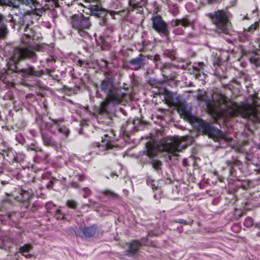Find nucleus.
<instances>
[{"label": "nucleus", "mask_w": 260, "mask_h": 260, "mask_svg": "<svg viewBox=\"0 0 260 260\" xmlns=\"http://www.w3.org/2000/svg\"><path fill=\"white\" fill-rule=\"evenodd\" d=\"M179 223H184V222H183V221L182 220H180Z\"/></svg>", "instance_id": "nucleus-37"}, {"label": "nucleus", "mask_w": 260, "mask_h": 260, "mask_svg": "<svg viewBox=\"0 0 260 260\" xmlns=\"http://www.w3.org/2000/svg\"><path fill=\"white\" fill-rule=\"evenodd\" d=\"M105 149H111L112 148V144L111 141V138L107 134L104 135V137H102V144H100Z\"/></svg>", "instance_id": "nucleus-15"}, {"label": "nucleus", "mask_w": 260, "mask_h": 260, "mask_svg": "<svg viewBox=\"0 0 260 260\" xmlns=\"http://www.w3.org/2000/svg\"><path fill=\"white\" fill-rule=\"evenodd\" d=\"M259 228L260 229V226H259Z\"/></svg>", "instance_id": "nucleus-40"}, {"label": "nucleus", "mask_w": 260, "mask_h": 260, "mask_svg": "<svg viewBox=\"0 0 260 260\" xmlns=\"http://www.w3.org/2000/svg\"><path fill=\"white\" fill-rule=\"evenodd\" d=\"M57 216V218H61V217H60L58 215H56Z\"/></svg>", "instance_id": "nucleus-38"}, {"label": "nucleus", "mask_w": 260, "mask_h": 260, "mask_svg": "<svg viewBox=\"0 0 260 260\" xmlns=\"http://www.w3.org/2000/svg\"><path fill=\"white\" fill-rule=\"evenodd\" d=\"M141 247V244L138 241H134L132 242L129 248L127 250V254L129 255L132 256L136 254Z\"/></svg>", "instance_id": "nucleus-12"}, {"label": "nucleus", "mask_w": 260, "mask_h": 260, "mask_svg": "<svg viewBox=\"0 0 260 260\" xmlns=\"http://www.w3.org/2000/svg\"><path fill=\"white\" fill-rule=\"evenodd\" d=\"M203 2L208 4H212L217 2L218 0H203Z\"/></svg>", "instance_id": "nucleus-28"}, {"label": "nucleus", "mask_w": 260, "mask_h": 260, "mask_svg": "<svg viewBox=\"0 0 260 260\" xmlns=\"http://www.w3.org/2000/svg\"><path fill=\"white\" fill-rule=\"evenodd\" d=\"M180 117L183 118L189 121L197 120L198 126L200 129L202 130L205 133L208 134L211 137H214L219 139L218 141L223 140L225 142H229L232 139L228 137L222 131L215 128L210 125L209 123L206 122L202 119H197L195 117L191 115L189 110H185L183 107V104L180 101Z\"/></svg>", "instance_id": "nucleus-1"}, {"label": "nucleus", "mask_w": 260, "mask_h": 260, "mask_svg": "<svg viewBox=\"0 0 260 260\" xmlns=\"http://www.w3.org/2000/svg\"><path fill=\"white\" fill-rule=\"evenodd\" d=\"M36 74V72L34 71V68L29 67L23 71V75L24 76H27L28 75H34Z\"/></svg>", "instance_id": "nucleus-17"}, {"label": "nucleus", "mask_w": 260, "mask_h": 260, "mask_svg": "<svg viewBox=\"0 0 260 260\" xmlns=\"http://www.w3.org/2000/svg\"><path fill=\"white\" fill-rule=\"evenodd\" d=\"M244 226L246 228H250L253 224V220L251 217H247L244 223Z\"/></svg>", "instance_id": "nucleus-19"}, {"label": "nucleus", "mask_w": 260, "mask_h": 260, "mask_svg": "<svg viewBox=\"0 0 260 260\" xmlns=\"http://www.w3.org/2000/svg\"><path fill=\"white\" fill-rule=\"evenodd\" d=\"M67 206L72 208H75L77 206L76 202L74 200H69L67 203Z\"/></svg>", "instance_id": "nucleus-21"}, {"label": "nucleus", "mask_w": 260, "mask_h": 260, "mask_svg": "<svg viewBox=\"0 0 260 260\" xmlns=\"http://www.w3.org/2000/svg\"><path fill=\"white\" fill-rule=\"evenodd\" d=\"M98 0H88L85 2V5L83 6L89 10L91 14L100 16L102 15V9L98 5Z\"/></svg>", "instance_id": "nucleus-10"}, {"label": "nucleus", "mask_w": 260, "mask_h": 260, "mask_svg": "<svg viewBox=\"0 0 260 260\" xmlns=\"http://www.w3.org/2000/svg\"><path fill=\"white\" fill-rule=\"evenodd\" d=\"M32 248V246L30 244H25L23 246L21 247L19 250L21 252H26L30 251Z\"/></svg>", "instance_id": "nucleus-20"}, {"label": "nucleus", "mask_w": 260, "mask_h": 260, "mask_svg": "<svg viewBox=\"0 0 260 260\" xmlns=\"http://www.w3.org/2000/svg\"><path fill=\"white\" fill-rule=\"evenodd\" d=\"M152 165L155 169H158L161 165V163L160 161L155 160L153 161Z\"/></svg>", "instance_id": "nucleus-24"}, {"label": "nucleus", "mask_w": 260, "mask_h": 260, "mask_svg": "<svg viewBox=\"0 0 260 260\" xmlns=\"http://www.w3.org/2000/svg\"><path fill=\"white\" fill-rule=\"evenodd\" d=\"M183 165L185 167L187 166V159H183Z\"/></svg>", "instance_id": "nucleus-33"}, {"label": "nucleus", "mask_w": 260, "mask_h": 260, "mask_svg": "<svg viewBox=\"0 0 260 260\" xmlns=\"http://www.w3.org/2000/svg\"><path fill=\"white\" fill-rule=\"evenodd\" d=\"M71 23L73 27L77 30L82 37L88 36L86 30L89 28L91 23L87 18L82 15H74L71 18Z\"/></svg>", "instance_id": "nucleus-6"}, {"label": "nucleus", "mask_w": 260, "mask_h": 260, "mask_svg": "<svg viewBox=\"0 0 260 260\" xmlns=\"http://www.w3.org/2000/svg\"><path fill=\"white\" fill-rule=\"evenodd\" d=\"M250 60L252 63H256L257 61V59L255 57H251L250 58Z\"/></svg>", "instance_id": "nucleus-30"}, {"label": "nucleus", "mask_w": 260, "mask_h": 260, "mask_svg": "<svg viewBox=\"0 0 260 260\" xmlns=\"http://www.w3.org/2000/svg\"><path fill=\"white\" fill-rule=\"evenodd\" d=\"M104 193L106 196L111 197V198H116L117 195L114 192L109 191L106 190L104 192Z\"/></svg>", "instance_id": "nucleus-22"}, {"label": "nucleus", "mask_w": 260, "mask_h": 260, "mask_svg": "<svg viewBox=\"0 0 260 260\" xmlns=\"http://www.w3.org/2000/svg\"><path fill=\"white\" fill-rule=\"evenodd\" d=\"M179 138L171 136L165 138L160 143H149L147 145V155L153 157L159 151L169 153L173 156L178 155Z\"/></svg>", "instance_id": "nucleus-2"}, {"label": "nucleus", "mask_w": 260, "mask_h": 260, "mask_svg": "<svg viewBox=\"0 0 260 260\" xmlns=\"http://www.w3.org/2000/svg\"><path fill=\"white\" fill-rule=\"evenodd\" d=\"M200 99L206 103L209 112L213 115L214 117H219L224 116V112L219 108L218 104L213 99L212 96L211 98H207L205 95H201Z\"/></svg>", "instance_id": "nucleus-7"}, {"label": "nucleus", "mask_w": 260, "mask_h": 260, "mask_svg": "<svg viewBox=\"0 0 260 260\" xmlns=\"http://www.w3.org/2000/svg\"><path fill=\"white\" fill-rule=\"evenodd\" d=\"M256 148L260 150V145H257Z\"/></svg>", "instance_id": "nucleus-36"}, {"label": "nucleus", "mask_w": 260, "mask_h": 260, "mask_svg": "<svg viewBox=\"0 0 260 260\" xmlns=\"http://www.w3.org/2000/svg\"><path fill=\"white\" fill-rule=\"evenodd\" d=\"M153 28L161 35H167L168 28L166 23L160 16H155L151 18Z\"/></svg>", "instance_id": "nucleus-9"}, {"label": "nucleus", "mask_w": 260, "mask_h": 260, "mask_svg": "<svg viewBox=\"0 0 260 260\" xmlns=\"http://www.w3.org/2000/svg\"><path fill=\"white\" fill-rule=\"evenodd\" d=\"M206 16L210 18L219 32L229 33L231 27L230 13L222 10H219L213 13H207Z\"/></svg>", "instance_id": "nucleus-4"}, {"label": "nucleus", "mask_w": 260, "mask_h": 260, "mask_svg": "<svg viewBox=\"0 0 260 260\" xmlns=\"http://www.w3.org/2000/svg\"><path fill=\"white\" fill-rule=\"evenodd\" d=\"M257 25L258 24L256 22L251 25L248 29V31L253 32L256 29Z\"/></svg>", "instance_id": "nucleus-23"}, {"label": "nucleus", "mask_w": 260, "mask_h": 260, "mask_svg": "<svg viewBox=\"0 0 260 260\" xmlns=\"http://www.w3.org/2000/svg\"><path fill=\"white\" fill-rule=\"evenodd\" d=\"M44 142L45 143V144L46 145H49L50 143H51V141L50 139H48V140H46V139H44Z\"/></svg>", "instance_id": "nucleus-31"}, {"label": "nucleus", "mask_w": 260, "mask_h": 260, "mask_svg": "<svg viewBox=\"0 0 260 260\" xmlns=\"http://www.w3.org/2000/svg\"><path fill=\"white\" fill-rule=\"evenodd\" d=\"M257 235H258V236H260V233H258L257 234Z\"/></svg>", "instance_id": "nucleus-39"}, {"label": "nucleus", "mask_w": 260, "mask_h": 260, "mask_svg": "<svg viewBox=\"0 0 260 260\" xmlns=\"http://www.w3.org/2000/svg\"><path fill=\"white\" fill-rule=\"evenodd\" d=\"M185 7L187 11L189 12H192L193 11V9L192 8V5L190 3H188L186 5Z\"/></svg>", "instance_id": "nucleus-26"}, {"label": "nucleus", "mask_w": 260, "mask_h": 260, "mask_svg": "<svg viewBox=\"0 0 260 260\" xmlns=\"http://www.w3.org/2000/svg\"><path fill=\"white\" fill-rule=\"evenodd\" d=\"M3 16L0 15V38L5 37L7 33V29L6 26L2 22Z\"/></svg>", "instance_id": "nucleus-16"}, {"label": "nucleus", "mask_w": 260, "mask_h": 260, "mask_svg": "<svg viewBox=\"0 0 260 260\" xmlns=\"http://www.w3.org/2000/svg\"><path fill=\"white\" fill-rule=\"evenodd\" d=\"M96 231V228L94 226L85 228L82 230L83 236L85 238H88L94 235Z\"/></svg>", "instance_id": "nucleus-14"}, {"label": "nucleus", "mask_w": 260, "mask_h": 260, "mask_svg": "<svg viewBox=\"0 0 260 260\" xmlns=\"http://www.w3.org/2000/svg\"><path fill=\"white\" fill-rule=\"evenodd\" d=\"M23 255H24V256H25L27 258L31 257V255L30 254L25 255L24 254H23Z\"/></svg>", "instance_id": "nucleus-34"}, {"label": "nucleus", "mask_w": 260, "mask_h": 260, "mask_svg": "<svg viewBox=\"0 0 260 260\" xmlns=\"http://www.w3.org/2000/svg\"><path fill=\"white\" fill-rule=\"evenodd\" d=\"M83 189H84V190H85L86 191V193L84 194L83 197H84V198H87L88 197V194L89 193V190L88 189H87L86 188H84Z\"/></svg>", "instance_id": "nucleus-29"}, {"label": "nucleus", "mask_w": 260, "mask_h": 260, "mask_svg": "<svg viewBox=\"0 0 260 260\" xmlns=\"http://www.w3.org/2000/svg\"><path fill=\"white\" fill-rule=\"evenodd\" d=\"M178 24H179V20H176L175 21V25H177Z\"/></svg>", "instance_id": "nucleus-35"}, {"label": "nucleus", "mask_w": 260, "mask_h": 260, "mask_svg": "<svg viewBox=\"0 0 260 260\" xmlns=\"http://www.w3.org/2000/svg\"><path fill=\"white\" fill-rule=\"evenodd\" d=\"M58 131L60 133L64 134L66 136L69 134V129L66 127H59Z\"/></svg>", "instance_id": "nucleus-25"}, {"label": "nucleus", "mask_w": 260, "mask_h": 260, "mask_svg": "<svg viewBox=\"0 0 260 260\" xmlns=\"http://www.w3.org/2000/svg\"><path fill=\"white\" fill-rule=\"evenodd\" d=\"M34 54L33 51L28 48L18 47L15 48L14 51L12 60L16 63L24 58L31 57Z\"/></svg>", "instance_id": "nucleus-8"}, {"label": "nucleus", "mask_w": 260, "mask_h": 260, "mask_svg": "<svg viewBox=\"0 0 260 260\" xmlns=\"http://www.w3.org/2000/svg\"><path fill=\"white\" fill-rule=\"evenodd\" d=\"M179 141H180V148L182 146V147H183V148H185L187 146V145L186 144H182V142L184 141V137H180ZM180 150H181V149L180 148Z\"/></svg>", "instance_id": "nucleus-27"}, {"label": "nucleus", "mask_w": 260, "mask_h": 260, "mask_svg": "<svg viewBox=\"0 0 260 260\" xmlns=\"http://www.w3.org/2000/svg\"><path fill=\"white\" fill-rule=\"evenodd\" d=\"M129 63L132 66V69L134 70H138L144 64L143 59L141 57H138L136 58L133 59L129 61Z\"/></svg>", "instance_id": "nucleus-13"}, {"label": "nucleus", "mask_w": 260, "mask_h": 260, "mask_svg": "<svg viewBox=\"0 0 260 260\" xmlns=\"http://www.w3.org/2000/svg\"><path fill=\"white\" fill-rule=\"evenodd\" d=\"M257 100V97L252 96L253 106L248 104L236 106L234 108L230 109L229 115L230 117H234L237 115H240L242 117L248 118L254 122H260L258 110L255 107L258 105Z\"/></svg>", "instance_id": "nucleus-3"}, {"label": "nucleus", "mask_w": 260, "mask_h": 260, "mask_svg": "<svg viewBox=\"0 0 260 260\" xmlns=\"http://www.w3.org/2000/svg\"><path fill=\"white\" fill-rule=\"evenodd\" d=\"M154 59L155 61H158L159 60V56L158 55H156L154 57Z\"/></svg>", "instance_id": "nucleus-32"}, {"label": "nucleus", "mask_w": 260, "mask_h": 260, "mask_svg": "<svg viewBox=\"0 0 260 260\" xmlns=\"http://www.w3.org/2000/svg\"><path fill=\"white\" fill-rule=\"evenodd\" d=\"M101 89L108 94V98L102 104L100 108V112L103 113L106 111V106L110 102H119L120 99L115 95L114 92V83L111 79L103 81L101 85Z\"/></svg>", "instance_id": "nucleus-5"}, {"label": "nucleus", "mask_w": 260, "mask_h": 260, "mask_svg": "<svg viewBox=\"0 0 260 260\" xmlns=\"http://www.w3.org/2000/svg\"><path fill=\"white\" fill-rule=\"evenodd\" d=\"M165 100L170 106H174L177 111L179 110L178 100L176 94L171 92H167L165 95Z\"/></svg>", "instance_id": "nucleus-11"}, {"label": "nucleus", "mask_w": 260, "mask_h": 260, "mask_svg": "<svg viewBox=\"0 0 260 260\" xmlns=\"http://www.w3.org/2000/svg\"><path fill=\"white\" fill-rule=\"evenodd\" d=\"M179 23H180V24H181L184 26H192V25H193V22H191L187 18L180 19Z\"/></svg>", "instance_id": "nucleus-18"}]
</instances>
